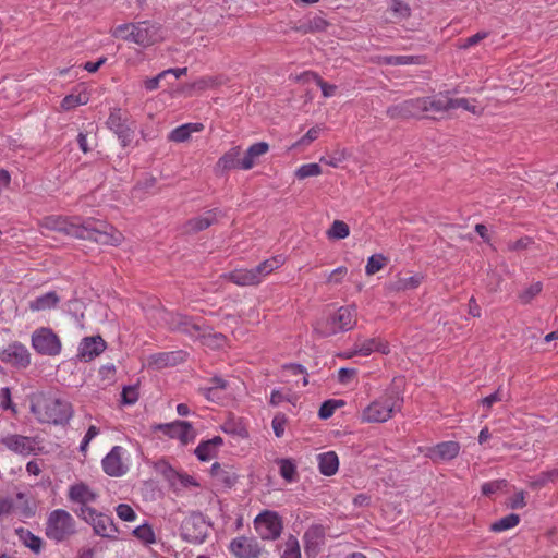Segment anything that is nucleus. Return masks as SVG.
I'll return each mask as SVG.
<instances>
[{
    "label": "nucleus",
    "instance_id": "16",
    "mask_svg": "<svg viewBox=\"0 0 558 558\" xmlns=\"http://www.w3.org/2000/svg\"><path fill=\"white\" fill-rule=\"evenodd\" d=\"M425 97L408 99L390 106L387 116L391 119L425 118Z\"/></svg>",
    "mask_w": 558,
    "mask_h": 558
},
{
    "label": "nucleus",
    "instance_id": "30",
    "mask_svg": "<svg viewBox=\"0 0 558 558\" xmlns=\"http://www.w3.org/2000/svg\"><path fill=\"white\" fill-rule=\"evenodd\" d=\"M204 130V124L199 122L194 123H185L180 126L173 129L169 135L168 140L174 143H184L190 140L193 133H198Z\"/></svg>",
    "mask_w": 558,
    "mask_h": 558
},
{
    "label": "nucleus",
    "instance_id": "14",
    "mask_svg": "<svg viewBox=\"0 0 558 558\" xmlns=\"http://www.w3.org/2000/svg\"><path fill=\"white\" fill-rule=\"evenodd\" d=\"M130 454L121 446H114L102 459L104 472L112 477H120L129 471Z\"/></svg>",
    "mask_w": 558,
    "mask_h": 558
},
{
    "label": "nucleus",
    "instance_id": "19",
    "mask_svg": "<svg viewBox=\"0 0 558 558\" xmlns=\"http://www.w3.org/2000/svg\"><path fill=\"white\" fill-rule=\"evenodd\" d=\"M229 550L236 558H259L263 547L255 537L239 536L231 541Z\"/></svg>",
    "mask_w": 558,
    "mask_h": 558
},
{
    "label": "nucleus",
    "instance_id": "62",
    "mask_svg": "<svg viewBox=\"0 0 558 558\" xmlns=\"http://www.w3.org/2000/svg\"><path fill=\"white\" fill-rule=\"evenodd\" d=\"M274 433L277 437H282L284 434L286 420L283 416H275L271 422Z\"/></svg>",
    "mask_w": 558,
    "mask_h": 558
},
{
    "label": "nucleus",
    "instance_id": "28",
    "mask_svg": "<svg viewBox=\"0 0 558 558\" xmlns=\"http://www.w3.org/2000/svg\"><path fill=\"white\" fill-rule=\"evenodd\" d=\"M425 118L435 119L437 114L451 110L450 97L447 95L425 97Z\"/></svg>",
    "mask_w": 558,
    "mask_h": 558
},
{
    "label": "nucleus",
    "instance_id": "20",
    "mask_svg": "<svg viewBox=\"0 0 558 558\" xmlns=\"http://www.w3.org/2000/svg\"><path fill=\"white\" fill-rule=\"evenodd\" d=\"M373 352L388 354L390 352L388 342L380 338L359 339L352 350L344 354L345 357H353L356 355L368 356Z\"/></svg>",
    "mask_w": 558,
    "mask_h": 558
},
{
    "label": "nucleus",
    "instance_id": "9",
    "mask_svg": "<svg viewBox=\"0 0 558 558\" xmlns=\"http://www.w3.org/2000/svg\"><path fill=\"white\" fill-rule=\"evenodd\" d=\"M41 440L37 436H24L14 433H1L0 445L12 453L28 457L41 452Z\"/></svg>",
    "mask_w": 558,
    "mask_h": 558
},
{
    "label": "nucleus",
    "instance_id": "33",
    "mask_svg": "<svg viewBox=\"0 0 558 558\" xmlns=\"http://www.w3.org/2000/svg\"><path fill=\"white\" fill-rule=\"evenodd\" d=\"M319 472L325 476H331L339 469V459L336 452L327 451L317 456Z\"/></svg>",
    "mask_w": 558,
    "mask_h": 558
},
{
    "label": "nucleus",
    "instance_id": "61",
    "mask_svg": "<svg viewBox=\"0 0 558 558\" xmlns=\"http://www.w3.org/2000/svg\"><path fill=\"white\" fill-rule=\"evenodd\" d=\"M347 272L348 269L345 267H338L329 274L327 281L330 283H340L344 276L347 275Z\"/></svg>",
    "mask_w": 558,
    "mask_h": 558
},
{
    "label": "nucleus",
    "instance_id": "13",
    "mask_svg": "<svg viewBox=\"0 0 558 558\" xmlns=\"http://www.w3.org/2000/svg\"><path fill=\"white\" fill-rule=\"evenodd\" d=\"M32 347L37 353L48 356L59 355L62 348L59 337L46 327L38 328L32 333Z\"/></svg>",
    "mask_w": 558,
    "mask_h": 558
},
{
    "label": "nucleus",
    "instance_id": "18",
    "mask_svg": "<svg viewBox=\"0 0 558 558\" xmlns=\"http://www.w3.org/2000/svg\"><path fill=\"white\" fill-rule=\"evenodd\" d=\"M170 438L180 440L182 445L193 442L196 438V432L193 425L186 421H174L167 424H160L157 427Z\"/></svg>",
    "mask_w": 558,
    "mask_h": 558
},
{
    "label": "nucleus",
    "instance_id": "26",
    "mask_svg": "<svg viewBox=\"0 0 558 558\" xmlns=\"http://www.w3.org/2000/svg\"><path fill=\"white\" fill-rule=\"evenodd\" d=\"M241 148L240 146H234L230 148L227 153H225L217 161L215 166V172L217 174H222L229 170L241 168Z\"/></svg>",
    "mask_w": 558,
    "mask_h": 558
},
{
    "label": "nucleus",
    "instance_id": "63",
    "mask_svg": "<svg viewBox=\"0 0 558 558\" xmlns=\"http://www.w3.org/2000/svg\"><path fill=\"white\" fill-rule=\"evenodd\" d=\"M284 368L291 375H294V376L302 375L303 376L302 377V385L303 386L307 385L308 381H307V377L305 376V368L302 365L290 364V365H287Z\"/></svg>",
    "mask_w": 558,
    "mask_h": 558
},
{
    "label": "nucleus",
    "instance_id": "51",
    "mask_svg": "<svg viewBox=\"0 0 558 558\" xmlns=\"http://www.w3.org/2000/svg\"><path fill=\"white\" fill-rule=\"evenodd\" d=\"M117 515L125 522H133L136 519V513L133 508L126 504H120L116 508Z\"/></svg>",
    "mask_w": 558,
    "mask_h": 558
},
{
    "label": "nucleus",
    "instance_id": "50",
    "mask_svg": "<svg viewBox=\"0 0 558 558\" xmlns=\"http://www.w3.org/2000/svg\"><path fill=\"white\" fill-rule=\"evenodd\" d=\"M385 266V258L381 255H373L368 258L365 271L367 275L378 272Z\"/></svg>",
    "mask_w": 558,
    "mask_h": 558
},
{
    "label": "nucleus",
    "instance_id": "32",
    "mask_svg": "<svg viewBox=\"0 0 558 558\" xmlns=\"http://www.w3.org/2000/svg\"><path fill=\"white\" fill-rule=\"evenodd\" d=\"M269 150V145L266 142H258L253 145H251L244 157L241 159V169L243 170H250L252 169L256 160L265 155Z\"/></svg>",
    "mask_w": 558,
    "mask_h": 558
},
{
    "label": "nucleus",
    "instance_id": "3",
    "mask_svg": "<svg viewBox=\"0 0 558 558\" xmlns=\"http://www.w3.org/2000/svg\"><path fill=\"white\" fill-rule=\"evenodd\" d=\"M162 320L171 330L185 333L193 339H204L206 343L214 342L217 347L225 341L221 335L210 336L198 320L180 313H163Z\"/></svg>",
    "mask_w": 558,
    "mask_h": 558
},
{
    "label": "nucleus",
    "instance_id": "54",
    "mask_svg": "<svg viewBox=\"0 0 558 558\" xmlns=\"http://www.w3.org/2000/svg\"><path fill=\"white\" fill-rule=\"evenodd\" d=\"M505 399V393L502 392V390L499 388L497 389L494 393L485 397L482 399V405L484 408H486L487 410H489L493 404L497 403V402H500Z\"/></svg>",
    "mask_w": 558,
    "mask_h": 558
},
{
    "label": "nucleus",
    "instance_id": "46",
    "mask_svg": "<svg viewBox=\"0 0 558 558\" xmlns=\"http://www.w3.org/2000/svg\"><path fill=\"white\" fill-rule=\"evenodd\" d=\"M0 408L2 410H10L13 414L17 413L16 405L12 401L11 389L2 387L0 389Z\"/></svg>",
    "mask_w": 558,
    "mask_h": 558
},
{
    "label": "nucleus",
    "instance_id": "55",
    "mask_svg": "<svg viewBox=\"0 0 558 558\" xmlns=\"http://www.w3.org/2000/svg\"><path fill=\"white\" fill-rule=\"evenodd\" d=\"M345 159L344 151H336L327 157H322L320 162H324L330 167L337 168Z\"/></svg>",
    "mask_w": 558,
    "mask_h": 558
},
{
    "label": "nucleus",
    "instance_id": "5",
    "mask_svg": "<svg viewBox=\"0 0 558 558\" xmlns=\"http://www.w3.org/2000/svg\"><path fill=\"white\" fill-rule=\"evenodd\" d=\"M113 36L143 47L150 46L161 38L159 27L147 21L119 25L114 28Z\"/></svg>",
    "mask_w": 558,
    "mask_h": 558
},
{
    "label": "nucleus",
    "instance_id": "53",
    "mask_svg": "<svg viewBox=\"0 0 558 558\" xmlns=\"http://www.w3.org/2000/svg\"><path fill=\"white\" fill-rule=\"evenodd\" d=\"M505 485L506 482L504 480L486 482L482 485V493L485 496H490L501 489Z\"/></svg>",
    "mask_w": 558,
    "mask_h": 558
},
{
    "label": "nucleus",
    "instance_id": "39",
    "mask_svg": "<svg viewBox=\"0 0 558 558\" xmlns=\"http://www.w3.org/2000/svg\"><path fill=\"white\" fill-rule=\"evenodd\" d=\"M281 558H301V548L295 536L289 535L286 539Z\"/></svg>",
    "mask_w": 558,
    "mask_h": 558
},
{
    "label": "nucleus",
    "instance_id": "47",
    "mask_svg": "<svg viewBox=\"0 0 558 558\" xmlns=\"http://www.w3.org/2000/svg\"><path fill=\"white\" fill-rule=\"evenodd\" d=\"M323 131V126L320 125H316V126H313L311 128L306 134L304 136H302L294 145L293 147H296V146H307L310 145L313 141H315L319 134L322 133Z\"/></svg>",
    "mask_w": 558,
    "mask_h": 558
},
{
    "label": "nucleus",
    "instance_id": "21",
    "mask_svg": "<svg viewBox=\"0 0 558 558\" xmlns=\"http://www.w3.org/2000/svg\"><path fill=\"white\" fill-rule=\"evenodd\" d=\"M29 510L26 494L17 492L10 496H0V517L12 513L25 514Z\"/></svg>",
    "mask_w": 558,
    "mask_h": 558
},
{
    "label": "nucleus",
    "instance_id": "8",
    "mask_svg": "<svg viewBox=\"0 0 558 558\" xmlns=\"http://www.w3.org/2000/svg\"><path fill=\"white\" fill-rule=\"evenodd\" d=\"M355 325V307L342 306L326 322H318L315 326V331L322 337H329L338 332L351 330Z\"/></svg>",
    "mask_w": 558,
    "mask_h": 558
},
{
    "label": "nucleus",
    "instance_id": "42",
    "mask_svg": "<svg viewBox=\"0 0 558 558\" xmlns=\"http://www.w3.org/2000/svg\"><path fill=\"white\" fill-rule=\"evenodd\" d=\"M389 10L392 12L395 19L402 21L410 16V7L401 0H391L389 3Z\"/></svg>",
    "mask_w": 558,
    "mask_h": 558
},
{
    "label": "nucleus",
    "instance_id": "25",
    "mask_svg": "<svg viewBox=\"0 0 558 558\" xmlns=\"http://www.w3.org/2000/svg\"><path fill=\"white\" fill-rule=\"evenodd\" d=\"M325 531L320 525H312L304 533V548L305 553L311 556H315L319 547L324 543Z\"/></svg>",
    "mask_w": 558,
    "mask_h": 558
},
{
    "label": "nucleus",
    "instance_id": "10",
    "mask_svg": "<svg viewBox=\"0 0 558 558\" xmlns=\"http://www.w3.org/2000/svg\"><path fill=\"white\" fill-rule=\"evenodd\" d=\"M254 527L262 539L275 541L282 533V518L276 511L265 510L254 519Z\"/></svg>",
    "mask_w": 558,
    "mask_h": 558
},
{
    "label": "nucleus",
    "instance_id": "41",
    "mask_svg": "<svg viewBox=\"0 0 558 558\" xmlns=\"http://www.w3.org/2000/svg\"><path fill=\"white\" fill-rule=\"evenodd\" d=\"M520 522L518 514L511 513L492 524V530L495 532H502L517 526Z\"/></svg>",
    "mask_w": 558,
    "mask_h": 558
},
{
    "label": "nucleus",
    "instance_id": "17",
    "mask_svg": "<svg viewBox=\"0 0 558 558\" xmlns=\"http://www.w3.org/2000/svg\"><path fill=\"white\" fill-rule=\"evenodd\" d=\"M0 360L15 368H26L31 364V353L24 344L12 342L0 352Z\"/></svg>",
    "mask_w": 558,
    "mask_h": 558
},
{
    "label": "nucleus",
    "instance_id": "56",
    "mask_svg": "<svg viewBox=\"0 0 558 558\" xmlns=\"http://www.w3.org/2000/svg\"><path fill=\"white\" fill-rule=\"evenodd\" d=\"M202 393L204 397L213 402H219L221 398L223 397V391L218 390L217 388H214L213 386L209 387H203L201 388Z\"/></svg>",
    "mask_w": 558,
    "mask_h": 558
},
{
    "label": "nucleus",
    "instance_id": "36",
    "mask_svg": "<svg viewBox=\"0 0 558 558\" xmlns=\"http://www.w3.org/2000/svg\"><path fill=\"white\" fill-rule=\"evenodd\" d=\"M451 109L462 108L475 116L483 113V107L477 105L476 100L468 98H450Z\"/></svg>",
    "mask_w": 558,
    "mask_h": 558
},
{
    "label": "nucleus",
    "instance_id": "40",
    "mask_svg": "<svg viewBox=\"0 0 558 558\" xmlns=\"http://www.w3.org/2000/svg\"><path fill=\"white\" fill-rule=\"evenodd\" d=\"M350 234L349 226L341 221V220H335L330 227V229L327 231V235L329 239L335 240H342L348 238Z\"/></svg>",
    "mask_w": 558,
    "mask_h": 558
},
{
    "label": "nucleus",
    "instance_id": "35",
    "mask_svg": "<svg viewBox=\"0 0 558 558\" xmlns=\"http://www.w3.org/2000/svg\"><path fill=\"white\" fill-rule=\"evenodd\" d=\"M16 535L20 542L24 546L28 547L32 551L38 554L41 550L43 539L39 536L33 534L31 531L21 527L16 530Z\"/></svg>",
    "mask_w": 558,
    "mask_h": 558
},
{
    "label": "nucleus",
    "instance_id": "37",
    "mask_svg": "<svg viewBox=\"0 0 558 558\" xmlns=\"http://www.w3.org/2000/svg\"><path fill=\"white\" fill-rule=\"evenodd\" d=\"M280 466V475L288 483L295 482L298 478L296 465L290 459H281L278 461Z\"/></svg>",
    "mask_w": 558,
    "mask_h": 558
},
{
    "label": "nucleus",
    "instance_id": "48",
    "mask_svg": "<svg viewBox=\"0 0 558 558\" xmlns=\"http://www.w3.org/2000/svg\"><path fill=\"white\" fill-rule=\"evenodd\" d=\"M122 403L126 405L134 404L140 397L138 387L137 386H126L123 388L122 393Z\"/></svg>",
    "mask_w": 558,
    "mask_h": 558
},
{
    "label": "nucleus",
    "instance_id": "49",
    "mask_svg": "<svg viewBox=\"0 0 558 558\" xmlns=\"http://www.w3.org/2000/svg\"><path fill=\"white\" fill-rule=\"evenodd\" d=\"M541 291H542V283L535 282V283L531 284L530 287H527L526 289H524L520 293L519 299L522 303L526 304V303L531 302Z\"/></svg>",
    "mask_w": 558,
    "mask_h": 558
},
{
    "label": "nucleus",
    "instance_id": "11",
    "mask_svg": "<svg viewBox=\"0 0 558 558\" xmlns=\"http://www.w3.org/2000/svg\"><path fill=\"white\" fill-rule=\"evenodd\" d=\"M209 532V524L204 515L193 512L186 517L181 525L182 537L192 544H202L205 542Z\"/></svg>",
    "mask_w": 558,
    "mask_h": 558
},
{
    "label": "nucleus",
    "instance_id": "60",
    "mask_svg": "<svg viewBox=\"0 0 558 558\" xmlns=\"http://www.w3.org/2000/svg\"><path fill=\"white\" fill-rule=\"evenodd\" d=\"M166 78V73L162 71L158 75L144 81V87L146 90L151 92L159 87L161 80Z\"/></svg>",
    "mask_w": 558,
    "mask_h": 558
},
{
    "label": "nucleus",
    "instance_id": "52",
    "mask_svg": "<svg viewBox=\"0 0 558 558\" xmlns=\"http://www.w3.org/2000/svg\"><path fill=\"white\" fill-rule=\"evenodd\" d=\"M307 76H311L316 83L317 85L320 87L322 89V93L324 95V97L328 98V97H332L336 93V89H337V86L336 85H332V84H328L326 82H324L317 74L315 73H307L306 74Z\"/></svg>",
    "mask_w": 558,
    "mask_h": 558
},
{
    "label": "nucleus",
    "instance_id": "34",
    "mask_svg": "<svg viewBox=\"0 0 558 558\" xmlns=\"http://www.w3.org/2000/svg\"><path fill=\"white\" fill-rule=\"evenodd\" d=\"M219 215L220 211L218 209L205 211L201 216L191 219L187 222V228L190 231H202L211 226L214 222H216L218 220Z\"/></svg>",
    "mask_w": 558,
    "mask_h": 558
},
{
    "label": "nucleus",
    "instance_id": "15",
    "mask_svg": "<svg viewBox=\"0 0 558 558\" xmlns=\"http://www.w3.org/2000/svg\"><path fill=\"white\" fill-rule=\"evenodd\" d=\"M86 513L81 519L90 524L94 533L106 538H116L118 529L110 515L98 512L96 509L84 510Z\"/></svg>",
    "mask_w": 558,
    "mask_h": 558
},
{
    "label": "nucleus",
    "instance_id": "7",
    "mask_svg": "<svg viewBox=\"0 0 558 558\" xmlns=\"http://www.w3.org/2000/svg\"><path fill=\"white\" fill-rule=\"evenodd\" d=\"M401 404L402 398L399 392L389 390L363 411V420L373 423L386 422L395 412L400 411Z\"/></svg>",
    "mask_w": 558,
    "mask_h": 558
},
{
    "label": "nucleus",
    "instance_id": "23",
    "mask_svg": "<svg viewBox=\"0 0 558 558\" xmlns=\"http://www.w3.org/2000/svg\"><path fill=\"white\" fill-rule=\"evenodd\" d=\"M459 451L460 445L457 441H444L427 448L425 456L433 461H447L456 458Z\"/></svg>",
    "mask_w": 558,
    "mask_h": 558
},
{
    "label": "nucleus",
    "instance_id": "43",
    "mask_svg": "<svg viewBox=\"0 0 558 558\" xmlns=\"http://www.w3.org/2000/svg\"><path fill=\"white\" fill-rule=\"evenodd\" d=\"M150 364L157 368H162L169 365L175 364V353L174 352H165L151 355Z\"/></svg>",
    "mask_w": 558,
    "mask_h": 558
},
{
    "label": "nucleus",
    "instance_id": "1",
    "mask_svg": "<svg viewBox=\"0 0 558 558\" xmlns=\"http://www.w3.org/2000/svg\"><path fill=\"white\" fill-rule=\"evenodd\" d=\"M40 226L46 230L62 232L82 240L95 241L102 245H119L123 240L120 231L93 218L48 216L41 220Z\"/></svg>",
    "mask_w": 558,
    "mask_h": 558
},
{
    "label": "nucleus",
    "instance_id": "2",
    "mask_svg": "<svg viewBox=\"0 0 558 558\" xmlns=\"http://www.w3.org/2000/svg\"><path fill=\"white\" fill-rule=\"evenodd\" d=\"M29 410L40 424L65 425L73 416L72 404L54 393L37 392L29 398Z\"/></svg>",
    "mask_w": 558,
    "mask_h": 558
},
{
    "label": "nucleus",
    "instance_id": "38",
    "mask_svg": "<svg viewBox=\"0 0 558 558\" xmlns=\"http://www.w3.org/2000/svg\"><path fill=\"white\" fill-rule=\"evenodd\" d=\"M89 97L87 93L70 94L62 99L61 107L64 110H71L77 106L87 104Z\"/></svg>",
    "mask_w": 558,
    "mask_h": 558
},
{
    "label": "nucleus",
    "instance_id": "29",
    "mask_svg": "<svg viewBox=\"0 0 558 558\" xmlns=\"http://www.w3.org/2000/svg\"><path fill=\"white\" fill-rule=\"evenodd\" d=\"M223 440L220 436L201 441L195 449V454L201 461H209L217 456L218 449L222 446Z\"/></svg>",
    "mask_w": 558,
    "mask_h": 558
},
{
    "label": "nucleus",
    "instance_id": "44",
    "mask_svg": "<svg viewBox=\"0 0 558 558\" xmlns=\"http://www.w3.org/2000/svg\"><path fill=\"white\" fill-rule=\"evenodd\" d=\"M133 534L136 538H138L144 544H154L156 542L155 533L150 525L143 524L137 526Z\"/></svg>",
    "mask_w": 558,
    "mask_h": 558
},
{
    "label": "nucleus",
    "instance_id": "64",
    "mask_svg": "<svg viewBox=\"0 0 558 558\" xmlns=\"http://www.w3.org/2000/svg\"><path fill=\"white\" fill-rule=\"evenodd\" d=\"M486 37H487V33L486 32L476 33L475 35L470 36L469 38H466L464 44L461 45V47L462 48H469L471 46L476 45L477 43H480L481 40H483Z\"/></svg>",
    "mask_w": 558,
    "mask_h": 558
},
{
    "label": "nucleus",
    "instance_id": "58",
    "mask_svg": "<svg viewBox=\"0 0 558 558\" xmlns=\"http://www.w3.org/2000/svg\"><path fill=\"white\" fill-rule=\"evenodd\" d=\"M336 407H337V401H333V400L325 401L319 409V412H318L319 417L323 420L329 418L333 414Z\"/></svg>",
    "mask_w": 558,
    "mask_h": 558
},
{
    "label": "nucleus",
    "instance_id": "4",
    "mask_svg": "<svg viewBox=\"0 0 558 558\" xmlns=\"http://www.w3.org/2000/svg\"><path fill=\"white\" fill-rule=\"evenodd\" d=\"M283 263L284 258L281 255H278L264 260L254 268L234 269L233 271L225 274L223 277L240 287L257 286L274 270L283 265Z\"/></svg>",
    "mask_w": 558,
    "mask_h": 558
},
{
    "label": "nucleus",
    "instance_id": "31",
    "mask_svg": "<svg viewBox=\"0 0 558 558\" xmlns=\"http://www.w3.org/2000/svg\"><path fill=\"white\" fill-rule=\"evenodd\" d=\"M60 302V298L54 291H49L28 302V308L32 312H43L54 308Z\"/></svg>",
    "mask_w": 558,
    "mask_h": 558
},
{
    "label": "nucleus",
    "instance_id": "57",
    "mask_svg": "<svg viewBox=\"0 0 558 558\" xmlns=\"http://www.w3.org/2000/svg\"><path fill=\"white\" fill-rule=\"evenodd\" d=\"M396 65L423 64L424 57L421 56H396Z\"/></svg>",
    "mask_w": 558,
    "mask_h": 558
},
{
    "label": "nucleus",
    "instance_id": "6",
    "mask_svg": "<svg viewBox=\"0 0 558 558\" xmlns=\"http://www.w3.org/2000/svg\"><path fill=\"white\" fill-rule=\"evenodd\" d=\"M76 533V522L70 512L63 509L52 510L46 521L45 534L56 542L61 543Z\"/></svg>",
    "mask_w": 558,
    "mask_h": 558
},
{
    "label": "nucleus",
    "instance_id": "24",
    "mask_svg": "<svg viewBox=\"0 0 558 558\" xmlns=\"http://www.w3.org/2000/svg\"><path fill=\"white\" fill-rule=\"evenodd\" d=\"M107 124L118 135V138L123 146H126L131 143L134 132L123 121L120 110H114L110 113Z\"/></svg>",
    "mask_w": 558,
    "mask_h": 558
},
{
    "label": "nucleus",
    "instance_id": "12",
    "mask_svg": "<svg viewBox=\"0 0 558 558\" xmlns=\"http://www.w3.org/2000/svg\"><path fill=\"white\" fill-rule=\"evenodd\" d=\"M99 497V494L96 489L85 484L84 482H77L69 486L68 489V499L75 505H78L80 508L75 511L76 514L82 518L86 513L84 510H93L90 507L92 504H95Z\"/></svg>",
    "mask_w": 558,
    "mask_h": 558
},
{
    "label": "nucleus",
    "instance_id": "27",
    "mask_svg": "<svg viewBox=\"0 0 558 558\" xmlns=\"http://www.w3.org/2000/svg\"><path fill=\"white\" fill-rule=\"evenodd\" d=\"M422 279L423 277L420 275L409 277L397 276L386 284V289L395 293L415 290L421 284Z\"/></svg>",
    "mask_w": 558,
    "mask_h": 558
},
{
    "label": "nucleus",
    "instance_id": "59",
    "mask_svg": "<svg viewBox=\"0 0 558 558\" xmlns=\"http://www.w3.org/2000/svg\"><path fill=\"white\" fill-rule=\"evenodd\" d=\"M556 478H558V470H553V471H548V472H544L542 473L536 480L535 482L533 483V485L535 486H544L546 485L548 482H553L555 481Z\"/></svg>",
    "mask_w": 558,
    "mask_h": 558
},
{
    "label": "nucleus",
    "instance_id": "45",
    "mask_svg": "<svg viewBox=\"0 0 558 558\" xmlns=\"http://www.w3.org/2000/svg\"><path fill=\"white\" fill-rule=\"evenodd\" d=\"M322 174V168L318 163H305L299 167L295 171V177L304 180L310 177H317Z\"/></svg>",
    "mask_w": 558,
    "mask_h": 558
},
{
    "label": "nucleus",
    "instance_id": "22",
    "mask_svg": "<svg viewBox=\"0 0 558 558\" xmlns=\"http://www.w3.org/2000/svg\"><path fill=\"white\" fill-rule=\"evenodd\" d=\"M106 349V343L100 336L86 337L80 345L77 359L83 362H89L101 354Z\"/></svg>",
    "mask_w": 558,
    "mask_h": 558
}]
</instances>
